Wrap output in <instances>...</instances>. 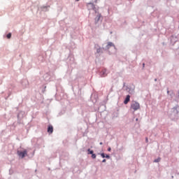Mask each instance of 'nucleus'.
Wrapping results in <instances>:
<instances>
[{
    "label": "nucleus",
    "instance_id": "obj_1",
    "mask_svg": "<svg viewBox=\"0 0 179 179\" xmlns=\"http://www.w3.org/2000/svg\"><path fill=\"white\" fill-rule=\"evenodd\" d=\"M131 108L134 110V111H137V110H139V108H141V105L139 104V103L135 101H132L131 104Z\"/></svg>",
    "mask_w": 179,
    "mask_h": 179
},
{
    "label": "nucleus",
    "instance_id": "obj_2",
    "mask_svg": "<svg viewBox=\"0 0 179 179\" xmlns=\"http://www.w3.org/2000/svg\"><path fill=\"white\" fill-rule=\"evenodd\" d=\"M17 153L19 157H21L22 159H23V157H25L26 156H27V150H24V151L18 150V151H17Z\"/></svg>",
    "mask_w": 179,
    "mask_h": 179
},
{
    "label": "nucleus",
    "instance_id": "obj_3",
    "mask_svg": "<svg viewBox=\"0 0 179 179\" xmlns=\"http://www.w3.org/2000/svg\"><path fill=\"white\" fill-rule=\"evenodd\" d=\"M129 100H131V96L127 95L124 101V104H128V103H129Z\"/></svg>",
    "mask_w": 179,
    "mask_h": 179
},
{
    "label": "nucleus",
    "instance_id": "obj_4",
    "mask_svg": "<svg viewBox=\"0 0 179 179\" xmlns=\"http://www.w3.org/2000/svg\"><path fill=\"white\" fill-rule=\"evenodd\" d=\"M48 134H52V132H54V128L52 127V126L48 127Z\"/></svg>",
    "mask_w": 179,
    "mask_h": 179
},
{
    "label": "nucleus",
    "instance_id": "obj_5",
    "mask_svg": "<svg viewBox=\"0 0 179 179\" xmlns=\"http://www.w3.org/2000/svg\"><path fill=\"white\" fill-rule=\"evenodd\" d=\"M87 6L90 9H94V4L93 3H88Z\"/></svg>",
    "mask_w": 179,
    "mask_h": 179
},
{
    "label": "nucleus",
    "instance_id": "obj_6",
    "mask_svg": "<svg viewBox=\"0 0 179 179\" xmlns=\"http://www.w3.org/2000/svg\"><path fill=\"white\" fill-rule=\"evenodd\" d=\"M101 75L102 78H105V76H107V73H106V71H102L101 72Z\"/></svg>",
    "mask_w": 179,
    "mask_h": 179
},
{
    "label": "nucleus",
    "instance_id": "obj_7",
    "mask_svg": "<svg viewBox=\"0 0 179 179\" xmlns=\"http://www.w3.org/2000/svg\"><path fill=\"white\" fill-rule=\"evenodd\" d=\"M110 47H114V43L109 42L107 45V48H110Z\"/></svg>",
    "mask_w": 179,
    "mask_h": 179
},
{
    "label": "nucleus",
    "instance_id": "obj_8",
    "mask_svg": "<svg viewBox=\"0 0 179 179\" xmlns=\"http://www.w3.org/2000/svg\"><path fill=\"white\" fill-rule=\"evenodd\" d=\"M10 37H12V34L9 33L7 34V38H10Z\"/></svg>",
    "mask_w": 179,
    "mask_h": 179
},
{
    "label": "nucleus",
    "instance_id": "obj_9",
    "mask_svg": "<svg viewBox=\"0 0 179 179\" xmlns=\"http://www.w3.org/2000/svg\"><path fill=\"white\" fill-rule=\"evenodd\" d=\"M88 152L90 155H93L94 153L93 150H90V149H88Z\"/></svg>",
    "mask_w": 179,
    "mask_h": 179
},
{
    "label": "nucleus",
    "instance_id": "obj_10",
    "mask_svg": "<svg viewBox=\"0 0 179 179\" xmlns=\"http://www.w3.org/2000/svg\"><path fill=\"white\" fill-rule=\"evenodd\" d=\"M155 163H159L160 162V158H157V159H155L154 161Z\"/></svg>",
    "mask_w": 179,
    "mask_h": 179
},
{
    "label": "nucleus",
    "instance_id": "obj_11",
    "mask_svg": "<svg viewBox=\"0 0 179 179\" xmlns=\"http://www.w3.org/2000/svg\"><path fill=\"white\" fill-rule=\"evenodd\" d=\"M96 52H98V54L101 52V48L97 49Z\"/></svg>",
    "mask_w": 179,
    "mask_h": 179
},
{
    "label": "nucleus",
    "instance_id": "obj_12",
    "mask_svg": "<svg viewBox=\"0 0 179 179\" xmlns=\"http://www.w3.org/2000/svg\"><path fill=\"white\" fill-rule=\"evenodd\" d=\"M92 159H96V154H92Z\"/></svg>",
    "mask_w": 179,
    "mask_h": 179
},
{
    "label": "nucleus",
    "instance_id": "obj_13",
    "mask_svg": "<svg viewBox=\"0 0 179 179\" xmlns=\"http://www.w3.org/2000/svg\"><path fill=\"white\" fill-rule=\"evenodd\" d=\"M101 157H103V158L106 157V155H105L104 153H101Z\"/></svg>",
    "mask_w": 179,
    "mask_h": 179
},
{
    "label": "nucleus",
    "instance_id": "obj_14",
    "mask_svg": "<svg viewBox=\"0 0 179 179\" xmlns=\"http://www.w3.org/2000/svg\"><path fill=\"white\" fill-rule=\"evenodd\" d=\"M108 152H111V148H108Z\"/></svg>",
    "mask_w": 179,
    "mask_h": 179
},
{
    "label": "nucleus",
    "instance_id": "obj_15",
    "mask_svg": "<svg viewBox=\"0 0 179 179\" xmlns=\"http://www.w3.org/2000/svg\"><path fill=\"white\" fill-rule=\"evenodd\" d=\"M105 157H106V159H110V155H106Z\"/></svg>",
    "mask_w": 179,
    "mask_h": 179
},
{
    "label": "nucleus",
    "instance_id": "obj_16",
    "mask_svg": "<svg viewBox=\"0 0 179 179\" xmlns=\"http://www.w3.org/2000/svg\"><path fill=\"white\" fill-rule=\"evenodd\" d=\"M97 20H100V15L98 16Z\"/></svg>",
    "mask_w": 179,
    "mask_h": 179
},
{
    "label": "nucleus",
    "instance_id": "obj_17",
    "mask_svg": "<svg viewBox=\"0 0 179 179\" xmlns=\"http://www.w3.org/2000/svg\"><path fill=\"white\" fill-rule=\"evenodd\" d=\"M102 162H103V163H106V159H103V160L102 161Z\"/></svg>",
    "mask_w": 179,
    "mask_h": 179
},
{
    "label": "nucleus",
    "instance_id": "obj_18",
    "mask_svg": "<svg viewBox=\"0 0 179 179\" xmlns=\"http://www.w3.org/2000/svg\"><path fill=\"white\" fill-rule=\"evenodd\" d=\"M99 145H103V143H101H101H99Z\"/></svg>",
    "mask_w": 179,
    "mask_h": 179
},
{
    "label": "nucleus",
    "instance_id": "obj_19",
    "mask_svg": "<svg viewBox=\"0 0 179 179\" xmlns=\"http://www.w3.org/2000/svg\"><path fill=\"white\" fill-rule=\"evenodd\" d=\"M143 66H145V64H143Z\"/></svg>",
    "mask_w": 179,
    "mask_h": 179
},
{
    "label": "nucleus",
    "instance_id": "obj_20",
    "mask_svg": "<svg viewBox=\"0 0 179 179\" xmlns=\"http://www.w3.org/2000/svg\"><path fill=\"white\" fill-rule=\"evenodd\" d=\"M155 82H156V81L157 80V79H155Z\"/></svg>",
    "mask_w": 179,
    "mask_h": 179
},
{
    "label": "nucleus",
    "instance_id": "obj_21",
    "mask_svg": "<svg viewBox=\"0 0 179 179\" xmlns=\"http://www.w3.org/2000/svg\"><path fill=\"white\" fill-rule=\"evenodd\" d=\"M146 142H148V138H146Z\"/></svg>",
    "mask_w": 179,
    "mask_h": 179
},
{
    "label": "nucleus",
    "instance_id": "obj_22",
    "mask_svg": "<svg viewBox=\"0 0 179 179\" xmlns=\"http://www.w3.org/2000/svg\"><path fill=\"white\" fill-rule=\"evenodd\" d=\"M77 1H79V0H77Z\"/></svg>",
    "mask_w": 179,
    "mask_h": 179
}]
</instances>
